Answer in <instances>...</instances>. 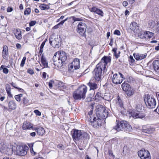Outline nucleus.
<instances>
[{
  "label": "nucleus",
  "mask_w": 159,
  "mask_h": 159,
  "mask_svg": "<svg viewBox=\"0 0 159 159\" xmlns=\"http://www.w3.org/2000/svg\"><path fill=\"white\" fill-rule=\"evenodd\" d=\"M110 56H104L101 59L100 62L98 64L93 72L94 78L97 81H99L101 78L102 71L106 72L107 71V64L111 61Z\"/></svg>",
  "instance_id": "nucleus-1"
},
{
  "label": "nucleus",
  "mask_w": 159,
  "mask_h": 159,
  "mask_svg": "<svg viewBox=\"0 0 159 159\" xmlns=\"http://www.w3.org/2000/svg\"><path fill=\"white\" fill-rule=\"evenodd\" d=\"M67 59L66 53L64 52H56L53 57V64L57 68L61 67L65 63Z\"/></svg>",
  "instance_id": "nucleus-2"
},
{
  "label": "nucleus",
  "mask_w": 159,
  "mask_h": 159,
  "mask_svg": "<svg viewBox=\"0 0 159 159\" xmlns=\"http://www.w3.org/2000/svg\"><path fill=\"white\" fill-rule=\"evenodd\" d=\"M72 136L75 141L79 140L86 141L89 138V135L87 133L76 129H73Z\"/></svg>",
  "instance_id": "nucleus-3"
},
{
  "label": "nucleus",
  "mask_w": 159,
  "mask_h": 159,
  "mask_svg": "<svg viewBox=\"0 0 159 159\" xmlns=\"http://www.w3.org/2000/svg\"><path fill=\"white\" fill-rule=\"evenodd\" d=\"M114 129L118 131L124 130L127 132H130L132 130L131 126L126 121H116V125Z\"/></svg>",
  "instance_id": "nucleus-4"
},
{
  "label": "nucleus",
  "mask_w": 159,
  "mask_h": 159,
  "mask_svg": "<svg viewBox=\"0 0 159 159\" xmlns=\"http://www.w3.org/2000/svg\"><path fill=\"white\" fill-rule=\"evenodd\" d=\"M108 111L102 106H98L96 110V115L95 116L100 119L103 120L106 118L108 116Z\"/></svg>",
  "instance_id": "nucleus-5"
},
{
  "label": "nucleus",
  "mask_w": 159,
  "mask_h": 159,
  "mask_svg": "<svg viewBox=\"0 0 159 159\" xmlns=\"http://www.w3.org/2000/svg\"><path fill=\"white\" fill-rule=\"evenodd\" d=\"M28 149V147L26 146L15 145V150L14 153L16 155L24 156L26 154Z\"/></svg>",
  "instance_id": "nucleus-6"
},
{
  "label": "nucleus",
  "mask_w": 159,
  "mask_h": 159,
  "mask_svg": "<svg viewBox=\"0 0 159 159\" xmlns=\"http://www.w3.org/2000/svg\"><path fill=\"white\" fill-rule=\"evenodd\" d=\"M146 106L149 108H155L156 102L154 98L151 97L149 95H146L143 97Z\"/></svg>",
  "instance_id": "nucleus-7"
},
{
  "label": "nucleus",
  "mask_w": 159,
  "mask_h": 159,
  "mask_svg": "<svg viewBox=\"0 0 159 159\" xmlns=\"http://www.w3.org/2000/svg\"><path fill=\"white\" fill-rule=\"evenodd\" d=\"M102 120L95 115L90 116V122L94 128H98L100 126L102 123Z\"/></svg>",
  "instance_id": "nucleus-8"
},
{
  "label": "nucleus",
  "mask_w": 159,
  "mask_h": 159,
  "mask_svg": "<svg viewBox=\"0 0 159 159\" xmlns=\"http://www.w3.org/2000/svg\"><path fill=\"white\" fill-rule=\"evenodd\" d=\"M138 153L141 159H151L150 154L147 150L142 149L139 151Z\"/></svg>",
  "instance_id": "nucleus-9"
},
{
  "label": "nucleus",
  "mask_w": 159,
  "mask_h": 159,
  "mask_svg": "<svg viewBox=\"0 0 159 159\" xmlns=\"http://www.w3.org/2000/svg\"><path fill=\"white\" fill-rule=\"evenodd\" d=\"M86 28V25L84 23L80 22L77 25V32L80 35L84 36Z\"/></svg>",
  "instance_id": "nucleus-10"
},
{
  "label": "nucleus",
  "mask_w": 159,
  "mask_h": 159,
  "mask_svg": "<svg viewBox=\"0 0 159 159\" xmlns=\"http://www.w3.org/2000/svg\"><path fill=\"white\" fill-rule=\"evenodd\" d=\"M80 67V60L79 59L75 58L69 64V70L71 71H73L74 70L79 69Z\"/></svg>",
  "instance_id": "nucleus-11"
},
{
  "label": "nucleus",
  "mask_w": 159,
  "mask_h": 159,
  "mask_svg": "<svg viewBox=\"0 0 159 159\" xmlns=\"http://www.w3.org/2000/svg\"><path fill=\"white\" fill-rule=\"evenodd\" d=\"M50 44L55 48H58L60 46V40L58 37L54 38L50 37L49 39Z\"/></svg>",
  "instance_id": "nucleus-12"
},
{
  "label": "nucleus",
  "mask_w": 159,
  "mask_h": 159,
  "mask_svg": "<svg viewBox=\"0 0 159 159\" xmlns=\"http://www.w3.org/2000/svg\"><path fill=\"white\" fill-rule=\"evenodd\" d=\"M82 98L84 99L85 97V94L87 92V88L84 85L81 86L77 89Z\"/></svg>",
  "instance_id": "nucleus-13"
},
{
  "label": "nucleus",
  "mask_w": 159,
  "mask_h": 159,
  "mask_svg": "<svg viewBox=\"0 0 159 159\" xmlns=\"http://www.w3.org/2000/svg\"><path fill=\"white\" fill-rule=\"evenodd\" d=\"M123 81V79H120L118 74L115 73L113 75L112 82L113 84H120Z\"/></svg>",
  "instance_id": "nucleus-14"
},
{
  "label": "nucleus",
  "mask_w": 159,
  "mask_h": 159,
  "mask_svg": "<svg viewBox=\"0 0 159 159\" xmlns=\"http://www.w3.org/2000/svg\"><path fill=\"white\" fill-rule=\"evenodd\" d=\"M15 150V145L13 146H10L9 147H7V148H5L4 150V152L3 153L6 154L8 155H11L13 152L14 153V152Z\"/></svg>",
  "instance_id": "nucleus-15"
},
{
  "label": "nucleus",
  "mask_w": 159,
  "mask_h": 159,
  "mask_svg": "<svg viewBox=\"0 0 159 159\" xmlns=\"http://www.w3.org/2000/svg\"><path fill=\"white\" fill-rule=\"evenodd\" d=\"M132 116L134 118L142 119L144 117V115L143 114L138 111H134L132 113Z\"/></svg>",
  "instance_id": "nucleus-16"
},
{
  "label": "nucleus",
  "mask_w": 159,
  "mask_h": 159,
  "mask_svg": "<svg viewBox=\"0 0 159 159\" xmlns=\"http://www.w3.org/2000/svg\"><path fill=\"white\" fill-rule=\"evenodd\" d=\"M2 54V57L4 59H6L8 58L9 53L7 46L5 45L3 46Z\"/></svg>",
  "instance_id": "nucleus-17"
},
{
  "label": "nucleus",
  "mask_w": 159,
  "mask_h": 159,
  "mask_svg": "<svg viewBox=\"0 0 159 159\" xmlns=\"http://www.w3.org/2000/svg\"><path fill=\"white\" fill-rule=\"evenodd\" d=\"M87 85L90 87V90H94L98 88V85L96 83L93 81V80H90L87 83Z\"/></svg>",
  "instance_id": "nucleus-18"
},
{
  "label": "nucleus",
  "mask_w": 159,
  "mask_h": 159,
  "mask_svg": "<svg viewBox=\"0 0 159 159\" xmlns=\"http://www.w3.org/2000/svg\"><path fill=\"white\" fill-rule=\"evenodd\" d=\"M143 128L142 131L148 134L151 133L155 130V129L152 127H149L146 128V126H143Z\"/></svg>",
  "instance_id": "nucleus-19"
},
{
  "label": "nucleus",
  "mask_w": 159,
  "mask_h": 159,
  "mask_svg": "<svg viewBox=\"0 0 159 159\" xmlns=\"http://www.w3.org/2000/svg\"><path fill=\"white\" fill-rule=\"evenodd\" d=\"M147 55L146 54H134V58L137 60H141L145 58Z\"/></svg>",
  "instance_id": "nucleus-20"
},
{
  "label": "nucleus",
  "mask_w": 159,
  "mask_h": 159,
  "mask_svg": "<svg viewBox=\"0 0 159 159\" xmlns=\"http://www.w3.org/2000/svg\"><path fill=\"white\" fill-rule=\"evenodd\" d=\"M8 107L10 110H14L16 107V104L14 101H11L9 102Z\"/></svg>",
  "instance_id": "nucleus-21"
},
{
  "label": "nucleus",
  "mask_w": 159,
  "mask_h": 159,
  "mask_svg": "<svg viewBox=\"0 0 159 159\" xmlns=\"http://www.w3.org/2000/svg\"><path fill=\"white\" fill-rule=\"evenodd\" d=\"M129 27L130 29L134 31L137 30L139 29L137 23L135 22H131L130 25Z\"/></svg>",
  "instance_id": "nucleus-22"
},
{
  "label": "nucleus",
  "mask_w": 159,
  "mask_h": 159,
  "mask_svg": "<svg viewBox=\"0 0 159 159\" xmlns=\"http://www.w3.org/2000/svg\"><path fill=\"white\" fill-rule=\"evenodd\" d=\"M153 67L154 70L157 72H159V61L155 60L153 62Z\"/></svg>",
  "instance_id": "nucleus-23"
},
{
  "label": "nucleus",
  "mask_w": 159,
  "mask_h": 159,
  "mask_svg": "<svg viewBox=\"0 0 159 159\" xmlns=\"http://www.w3.org/2000/svg\"><path fill=\"white\" fill-rule=\"evenodd\" d=\"M73 95L74 98L75 100L80 99L82 98L77 89L74 92Z\"/></svg>",
  "instance_id": "nucleus-24"
},
{
  "label": "nucleus",
  "mask_w": 159,
  "mask_h": 159,
  "mask_svg": "<svg viewBox=\"0 0 159 159\" xmlns=\"http://www.w3.org/2000/svg\"><path fill=\"white\" fill-rule=\"evenodd\" d=\"M41 62L44 67L47 68L48 67V61H47L46 58L43 56V54L41 56Z\"/></svg>",
  "instance_id": "nucleus-25"
},
{
  "label": "nucleus",
  "mask_w": 159,
  "mask_h": 159,
  "mask_svg": "<svg viewBox=\"0 0 159 159\" xmlns=\"http://www.w3.org/2000/svg\"><path fill=\"white\" fill-rule=\"evenodd\" d=\"M121 87L123 91H126L127 90L130 89V85L128 84L127 83L124 82L121 85Z\"/></svg>",
  "instance_id": "nucleus-26"
},
{
  "label": "nucleus",
  "mask_w": 159,
  "mask_h": 159,
  "mask_svg": "<svg viewBox=\"0 0 159 159\" xmlns=\"http://www.w3.org/2000/svg\"><path fill=\"white\" fill-rule=\"evenodd\" d=\"M35 130L37 131V134L39 135L42 136L45 133L44 129L41 127L36 128Z\"/></svg>",
  "instance_id": "nucleus-27"
},
{
  "label": "nucleus",
  "mask_w": 159,
  "mask_h": 159,
  "mask_svg": "<svg viewBox=\"0 0 159 159\" xmlns=\"http://www.w3.org/2000/svg\"><path fill=\"white\" fill-rule=\"evenodd\" d=\"M32 126L29 122L25 121L23 124L22 126L23 129H26L32 128Z\"/></svg>",
  "instance_id": "nucleus-28"
},
{
  "label": "nucleus",
  "mask_w": 159,
  "mask_h": 159,
  "mask_svg": "<svg viewBox=\"0 0 159 159\" xmlns=\"http://www.w3.org/2000/svg\"><path fill=\"white\" fill-rule=\"evenodd\" d=\"M125 92L126 94L128 96H130L134 93V90L133 88H131L130 89L127 90V91Z\"/></svg>",
  "instance_id": "nucleus-29"
},
{
  "label": "nucleus",
  "mask_w": 159,
  "mask_h": 159,
  "mask_svg": "<svg viewBox=\"0 0 159 159\" xmlns=\"http://www.w3.org/2000/svg\"><path fill=\"white\" fill-rule=\"evenodd\" d=\"M117 99L116 103V104L117 106H118L119 107H123V102L120 98L119 97V96H118L117 97Z\"/></svg>",
  "instance_id": "nucleus-30"
},
{
  "label": "nucleus",
  "mask_w": 159,
  "mask_h": 159,
  "mask_svg": "<svg viewBox=\"0 0 159 159\" xmlns=\"http://www.w3.org/2000/svg\"><path fill=\"white\" fill-rule=\"evenodd\" d=\"M154 34L152 32L148 31L147 32L144 34V36L145 38L147 39L152 38L153 35Z\"/></svg>",
  "instance_id": "nucleus-31"
},
{
  "label": "nucleus",
  "mask_w": 159,
  "mask_h": 159,
  "mask_svg": "<svg viewBox=\"0 0 159 159\" xmlns=\"http://www.w3.org/2000/svg\"><path fill=\"white\" fill-rule=\"evenodd\" d=\"M6 146L3 142H0V151L2 153L4 152V150L6 148Z\"/></svg>",
  "instance_id": "nucleus-32"
},
{
  "label": "nucleus",
  "mask_w": 159,
  "mask_h": 159,
  "mask_svg": "<svg viewBox=\"0 0 159 159\" xmlns=\"http://www.w3.org/2000/svg\"><path fill=\"white\" fill-rule=\"evenodd\" d=\"M116 49H117L116 48H113L112 50V51L114 52V55L116 58V59H117L120 57V51H118V52H117L116 51Z\"/></svg>",
  "instance_id": "nucleus-33"
},
{
  "label": "nucleus",
  "mask_w": 159,
  "mask_h": 159,
  "mask_svg": "<svg viewBox=\"0 0 159 159\" xmlns=\"http://www.w3.org/2000/svg\"><path fill=\"white\" fill-rule=\"evenodd\" d=\"M15 36L17 39H20L22 38L21 32L20 31V32H19L18 30H17V32L15 34Z\"/></svg>",
  "instance_id": "nucleus-34"
},
{
  "label": "nucleus",
  "mask_w": 159,
  "mask_h": 159,
  "mask_svg": "<svg viewBox=\"0 0 159 159\" xmlns=\"http://www.w3.org/2000/svg\"><path fill=\"white\" fill-rule=\"evenodd\" d=\"M39 7L42 10H44L48 9L49 8V7L48 5L43 4L40 5Z\"/></svg>",
  "instance_id": "nucleus-35"
},
{
  "label": "nucleus",
  "mask_w": 159,
  "mask_h": 159,
  "mask_svg": "<svg viewBox=\"0 0 159 159\" xmlns=\"http://www.w3.org/2000/svg\"><path fill=\"white\" fill-rule=\"evenodd\" d=\"M11 85L12 86L14 87L16 89H18L20 92H23L24 91V90L22 89L19 88L16 86V84L13 82H12L11 84Z\"/></svg>",
  "instance_id": "nucleus-36"
},
{
  "label": "nucleus",
  "mask_w": 159,
  "mask_h": 159,
  "mask_svg": "<svg viewBox=\"0 0 159 159\" xmlns=\"http://www.w3.org/2000/svg\"><path fill=\"white\" fill-rule=\"evenodd\" d=\"M95 13L103 17L104 16V13L103 11L98 8L96 11Z\"/></svg>",
  "instance_id": "nucleus-37"
},
{
  "label": "nucleus",
  "mask_w": 159,
  "mask_h": 159,
  "mask_svg": "<svg viewBox=\"0 0 159 159\" xmlns=\"http://www.w3.org/2000/svg\"><path fill=\"white\" fill-rule=\"evenodd\" d=\"M101 98V97L100 95V93L99 92H97L95 97V100H97V101L99 100Z\"/></svg>",
  "instance_id": "nucleus-38"
},
{
  "label": "nucleus",
  "mask_w": 159,
  "mask_h": 159,
  "mask_svg": "<svg viewBox=\"0 0 159 159\" xmlns=\"http://www.w3.org/2000/svg\"><path fill=\"white\" fill-rule=\"evenodd\" d=\"M23 94H20L19 95H16L15 96V98L16 101L20 102L21 100V98L22 97Z\"/></svg>",
  "instance_id": "nucleus-39"
},
{
  "label": "nucleus",
  "mask_w": 159,
  "mask_h": 159,
  "mask_svg": "<svg viewBox=\"0 0 159 159\" xmlns=\"http://www.w3.org/2000/svg\"><path fill=\"white\" fill-rule=\"evenodd\" d=\"M0 69H2L3 70V72L5 74H7L8 72V69L5 67H4V66L3 65H2L0 67Z\"/></svg>",
  "instance_id": "nucleus-40"
},
{
  "label": "nucleus",
  "mask_w": 159,
  "mask_h": 159,
  "mask_svg": "<svg viewBox=\"0 0 159 159\" xmlns=\"http://www.w3.org/2000/svg\"><path fill=\"white\" fill-rule=\"evenodd\" d=\"M31 12V9L30 8H26L24 11V14L25 15H28Z\"/></svg>",
  "instance_id": "nucleus-41"
},
{
  "label": "nucleus",
  "mask_w": 159,
  "mask_h": 159,
  "mask_svg": "<svg viewBox=\"0 0 159 159\" xmlns=\"http://www.w3.org/2000/svg\"><path fill=\"white\" fill-rule=\"evenodd\" d=\"M89 9L91 12H93L95 13L96 11L98 9V8L96 7H89Z\"/></svg>",
  "instance_id": "nucleus-42"
},
{
  "label": "nucleus",
  "mask_w": 159,
  "mask_h": 159,
  "mask_svg": "<svg viewBox=\"0 0 159 159\" xmlns=\"http://www.w3.org/2000/svg\"><path fill=\"white\" fill-rule=\"evenodd\" d=\"M70 19L74 20V22L77 21H81L82 19L80 18H76L74 16H72L70 17Z\"/></svg>",
  "instance_id": "nucleus-43"
},
{
  "label": "nucleus",
  "mask_w": 159,
  "mask_h": 159,
  "mask_svg": "<svg viewBox=\"0 0 159 159\" xmlns=\"http://www.w3.org/2000/svg\"><path fill=\"white\" fill-rule=\"evenodd\" d=\"M22 102L24 104H27L29 102V100L27 98L25 97L23 98Z\"/></svg>",
  "instance_id": "nucleus-44"
},
{
  "label": "nucleus",
  "mask_w": 159,
  "mask_h": 159,
  "mask_svg": "<svg viewBox=\"0 0 159 159\" xmlns=\"http://www.w3.org/2000/svg\"><path fill=\"white\" fill-rule=\"evenodd\" d=\"M26 60V57H24L23 59L21 61L20 63V66L21 67H23L25 64V61Z\"/></svg>",
  "instance_id": "nucleus-45"
},
{
  "label": "nucleus",
  "mask_w": 159,
  "mask_h": 159,
  "mask_svg": "<svg viewBox=\"0 0 159 159\" xmlns=\"http://www.w3.org/2000/svg\"><path fill=\"white\" fill-rule=\"evenodd\" d=\"M6 91H11V87L9 84H7L6 85Z\"/></svg>",
  "instance_id": "nucleus-46"
},
{
  "label": "nucleus",
  "mask_w": 159,
  "mask_h": 159,
  "mask_svg": "<svg viewBox=\"0 0 159 159\" xmlns=\"http://www.w3.org/2000/svg\"><path fill=\"white\" fill-rule=\"evenodd\" d=\"M94 93H93V94H91L90 97L87 98H86V99L87 101L90 102L92 100V98L93 97V96L94 95Z\"/></svg>",
  "instance_id": "nucleus-47"
},
{
  "label": "nucleus",
  "mask_w": 159,
  "mask_h": 159,
  "mask_svg": "<svg viewBox=\"0 0 159 159\" xmlns=\"http://www.w3.org/2000/svg\"><path fill=\"white\" fill-rule=\"evenodd\" d=\"M34 112L37 116H40L41 115V112L38 110H35L34 111Z\"/></svg>",
  "instance_id": "nucleus-48"
},
{
  "label": "nucleus",
  "mask_w": 159,
  "mask_h": 159,
  "mask_svg": "<svg viewBox=\"0 0 159 159\" xmlns=\"http://www.w3.org/2000/svg\"><path fill=\"white\" fill-rule=\"evenodd\" d=\"M129 62L131 63H133L134 62L135 60L133 58V57L131 55L129 56Z\"/></svg>",
  "instance_id": "nucleus-49"
},
{
  "label": "nucleus",
  "mask_w": 159,
  "mask_h": 159,
  "mask_svg": "<svg viewBox=\"0 0 159 159\" xmlns=\"http://www.w3.org/2000/svg\"><path fill=\"white\" fill-rule=\"evenodd\" d=\"M35 21H32L29 23V25L30 26H32L34 25L36 23Z\"/></svg>",
  "instance_id": "nucleus-50"
},
{
  "label": "nucleus",
  "mask_w": 159,
  "mask_h": 159,
  "mask_svg": "<svg viewBox=\"0 0 159 159\" xmlns=\"http://www.w3.org/2000/svg\"><path fill=\"white\" fill-rule=\"evenodd\" d=\"M54 82L52 80H50L48 83V85L50 88H52V84H53Z\"/></svg>",
  "instance_id": "nucleus-51"
},
{
  "label": "nucleus",
  "mask_w": 159,
  "mask_h": 159,
  "mask_svg": "<svg viewBox=\"0 0 159 159\" xmlns=\"http://www.w3.org/2000/svg\"><path fill=\"white\" fill-rule=\"evenodd\" d=\"M28 72L30 74L33 75L34 73V71L33 70L31 69H29L28 70Z\"/></svg>",
  "instance_id": "nucleus-52"
},
{
  "label": "nucleus",
  "mask_w": 159,
  "mask_h": 159,
  "mask_svg": "<svg viewBox=\"0 0 159 159\" xmlns=\"http://www.w3.org/2000/svg\"><path fill=\"white\" fill-rule=\"evenodd\" d=\"M142 100V98L139 99V105H136V108H137L138 109L139 108V107L141 106V105H142V102H141V100Z\"/></svg>",
  "instance_id": "nucleus-53"
},
{
  "label": "nucleus",
  "mask_w": 159,
  "mask_h": 159,
  "mask_svg": "<svg viewBox=\"0 0 159 159\" xmlns=\"http://www.w3.org/2000/svg\"><path fill=\"white\" fill-rule=\"evenodd\" d=\"M114 34H115L119 35L120 34V31L118 30H116L114 32Z\"/></svg>",
  "instance_id": "nucleus-54"
},
{
  "label": "nucleus",
  "mask_w": 159,
  "mask_h": 159,
  "mask_svg": "<svg viewBox=\"0 0 159 159\" xmlns=\"http://www.w3.org/2000/svg\"><path fill=\"white\" fill-rule=\"evenodd\" d=\"M64 84H63L60 82H59L58 83V85H57V87L59 88H60L61 87H63V86Z\"/></svg>",
  "instance_id": "nucleus-55"
},
{
  "label": "nucleus",
  "mask_w": 159,
  "mask_h": 159,
  "mask_svg": "<svg viewBox=\"0 0 159 159\" xmlns=\"http://www.w3.org/2000/svg\"><path fill=\"white\" fill-rule=\"evenodd\" d=\"M13 8L11 7H8L7 9V11L8 12L12 11H13Z\"/></svg>",
  "instance_id": "nucleus-56"
},
{
  "label": "nucleus",
  "mask_w": 159,
  "mask_h": 159,
  "mask_svg": "<svg viewBox=\"0 0 159 159\" xmlns=\"http://www.w3.org/2000/svg\"><path fill=\"white\" fill-rule=\"evenodd\" d=\"M118 74L119 75V77H120V79L123 80L125 79L124 75L121 73L119 72Z\"/></svg>",
  "instance_id": "nucleus-57"
},
{
  "label": "nucleus",
  "mask_w": 159,
  "mask_h": 159,
  "mask_svg": "<svg viewBox=\"0 0 159 159\" xmlns=\"http://www.w3.org/2000/svg\"><path fill=\"white\" fill-rule=\"evenodd\" d=\"M45 42H46L45 41H44L43 42V43H42V44L40 46V48L43 49V47L45 44Z\"/></svg>",
  "instance_id": "nucleus-58"
},
{
  "label": "nucleus",
  "mask_w": 159,
  "mask_h": 159,
  "mask_svg": "<svg viewBox=\"0 0 159 159\" xmlns=\"http://www.w3.org/2000/svg\"><path fill=\"white\" fill-rule=\"evenodd\" d=\"M7 93L8 96L9 97H12V95L11 93V91H7Z\"/></svg>",
  "instance_id": "nucleus-59"
},
{
  "label": "nucleus",
  "mask_w": 159,
  "mask_h": 159,
  "mask_svg": "<svg viewBox=\"0 0 159 159\" xmlns=\"http://www.w3.org/2000/svg\"><path fill=\"white\" fill-rule=\"evenodd\" d=\"M122 4L124 6L126 7L128 5V2L126 1H124L122 3Z\"/></svg>",
  "instance_id": "nucleus-60"
},
{
  "label": "nucleus",
  "mask_w": 159,
  "mask_h": 159,
  "mask_svg": "<svg viewBox=\"0 0 159 159\" xmlns=\"http://www.w3.org/2000/svg\"><path fill=\"white\" fill-rule=\"evenodd\" d=\"M156 30L157 32L159 33V23L157 24L156 26Z\"/></svg>",
  "instance_id": "nucleus-61"
},
{
  "label": "nucleus",
  "mask_w": 159,
  "mask_h": 159,
  "mask_svg": "<svg viewBox=\"0 0 159 159\" xmlns=\"http://www.w3.org/2000/svg\"><path fill=\"white\" fill-rule=\"evenodd\" d=\"M46 75H47V74L46 72H43V78L44 79H45L46 77Z\"/></svg>",
  "instance_id": "nucleus-62"
},
{
  "label": "nucleus",
  "mask_w": 159,
  "mask_h": 159,
  "mask_svg": "<svg viewBox=\"0 0 159 159\" xmlns=\"http://www.w3.org/2000/svg\"><path fill=\"white\" fill-rule=\"evenodd\" d=\"M5 98V97H2L1 95L0 94V100L1 101H3Z\"/></svg>",
  "instance_id": "nucleus-63"
},
{
  "label": "nucleus",
  "mask_w": 159,
  "mask_h": 159,
  "mask_svg": "<svg viewBox=\"0 0 159 159\" xmlns=\"http://www.w3.org/2000/svg\"><path fill=\"white\" fill-rule=\"evenodd\" d=\"M43 49L40 48L39 51V54L40 55H42L43 54Z\"/></svg>",
  "instance_id": "nucleus-64"
}]
</instances>
